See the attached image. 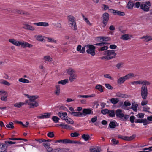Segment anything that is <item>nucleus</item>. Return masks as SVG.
<instances>
[{"label": "nucleus", "mask_w": 152, "mask_h": 152, "mask_svg": "<svg viewBox=\"0 0 152 152\" xmlns=\"http://www.w3.org/2000/svg\"><path fill=\"white\" fill-rule=\"evenodd\" d=\"M9 41L10 43L17 46L19 47L21 46L23 48H31L33 46V45L29 44L28 42L23 41H16L14 38L9 39Z\"/></svg>", "instance_id": "1"}, {"label": "nucleus", "mask_w": 152, "mask_h": 152, "mask_svg": "<svg viewBox=\"0 0 152 152\" xmlns=\"http://www.w3.org/2000/svg\"><path fill=\"white\" fill-rule=\"evenodd\" d=\"M124 112L121 109H118L115 111V115L117 117L119 118L123 121H127L129 116L126 114H124Z\"/></svg>", "instance_id": "2"}, {"label": "nucleus", "mask_w": 152, "mask_h": 152, "mask_svg": "<svg viewBox=\"0 0 152 152\" xmlns=\"http://www.w3.org/2000/svg\"><path fill=\"white\" fill-rule=\"evenodd\" d=\"M68 18L69 26L73 30H76L77 29V26L75 18L71 15L68 16Z\"/></svg>", "instance_id": "3"}, {"label": "nucleus", "mask_w": 152, "mask_h": 152, "mask_svg": "<svg viewBox=\"0 0 152 152\" xmlns=\"http://www.w3.org/2000/svg\"><path fill=\"white\" fill-rule=\"evenodd\" d=\"M67 72L70 76L69 79L70 82H72L76 79L77 77V75L75 73V71L72 68H69L67 70Z\"/></svg>", "instance_id": "4"}, {"label": "nucleus", "mask_w": 152, "mask_h": 152, "mask_svg": "<svg viewBox=\"0 0 152 152\" xmlns=\"http://www.w3.org/2000/svg\"><path fill=\"white\" fill-rule=\"evenodd\" d=\"M148 85L144 84L141 88V95L143 99H146L147 97L148 92L146 86Z\"/></svg>", "instance_id": "5"}, {"label": "nucleus", "mask_w": 152, "mask_h": 152, "mask_svg": "<svg viewBox=\"0 0 152 152\" xmlns=\"http://www.w3.org/2000/svg\"><path fill=\"white\" fill-rule=\"evenodd\" d=\"M86 48H88L86 50V52L87 53L90 54L92 56H94L95 55V47L92 45H86Z\"/></svg>", "instance_id": "6"}, {"label": "nucleus", "mask_w": 152, "mask_h": 152, "mask_svg": "<svg viewBox=\"0 0 152 152\" xmlns=\"http://www.w3.org/2000/svg\"><path fill=\"white\" fill-rule=\"evenodd\" d=\"M116 54L114 50H107L105 53V55H107L108 60L115 58Z\"/></svg>", "instance_id": "7"}, {"label": "nucleus", "mask_w": 152, "mask_h": 152, "mask_svg": "<svg viewBox=\"0 0 152 152\" xmlns=\"http://www.w3.org/2000/svg\"><path fill=\"white\" fill-rule=\"evenodd\" d=\"M131 84L132 85L136 86L138 84L144 85H149L150 83L149 82L146 80H138L133 81L131 83Z\"/></svg>", "instance_id": "8"}, {"label": "nucleus", "mask_w": 152, "mask_h": 152, "mask_svg": "<svg viewBox=\"0 0 152 152\" xmlns=\"http://www.w3.org/2000/svg\"><path fill=\"white\" fill-rule=\"evenodd\" d=\"M82 117L86 116L87 115L92 114L93 112L92 109L90 108H84L82 110Z\"/></svg>", "instance_id": "9"}, {"label": "nucleus", "mask_w": 152, "mask_h": 152, "mask_svg": "<svg viewBox=\"0 0 152 152\" xmlns=\"http://www.w3.org/2000/svg\"><path fill=\"white\" fill-rule=\"evenodd\" d=\"M52 113L50 112L45 113L43 114H40L39 116H37L38 118L40 119H44L49 118Z\"/></svg>", "instance_id": "10"}, {"label": "nucleus", "mask_w": 152, "mask_h": 152, "mask_svg": "<svg viewBox=\"0 0 152 152\" xmlns=\"http://www.w3.org/2000/svg\"><path fill=\"white\" fill-rule=\"evenodd\" d=\"M0 95L1 96L0 99L2 101H6L7 100V94L6 91L4 90L0 91Z\"/></svg>", "instance_id": "11"}, {"label": "nucleus", "mask_w": 152, "mask_h": 152, "mask_svg": "<svg viewBox=\"0 0 152 152\" xmlns=\"http://www.w3.org/2000/svg\"><path fill=\"white\" fill-rule=\"evenodd\" d=\"M102 19L103 22H104V23H108L109 18V15L107 13H104L102 15Z\"/></svg>", "instance_id": "12"}, {"label": "nucleus", "mask_w": 152, "mask_h": 152, "mask_svg": "<svg viewBox=\"0 0 152 152\" xmlns=\"http://www.w3.org/2000/svg\"><path fill=\"white\" fill-rule=\"evenodd\" d=\"M140 39H143V41L148 42L152 40V36L150 35L143 36L141 37Z\"/></svg>", "instance_id": "13"}, {"label": "nucleus", "mask_w": 152, "mask_h": 152, "mask_svg": "<svg viewBox=\"0 0 152 152\" xmlns=\"http://www.w3.org/2000/svg\"><path fill=\"white\" fill-rule=\"evenodd\" d=\"M110 10L112 11V13L115 15L124 16L125 15V13L123 12L113 9H110Z\"/></svg>", "instance_id": "14"}, {"label": "nucleus", "mask_w": 152, "mask_h": 152, "mask_svg": "<svg viewBox=\"0 0 152 152\" xmlns=\"http://www.w3.org/2000/svg\"><path fill=\"white\" fill-rule=\"evenodd\" d=\"M58 115L61 119L63 120H65L66 118H67V113L65 112H58Z\"/></svg>", "instance_id": "15"}, {"label": "nucleus", "mask_w": 152, "mask_h": 152, "mask_svg": "<svg viewBox=\"0 0 152 152\" xmlns=\"http://www.w3.org/2000/svg\"><path fill=\"white\" fill-rule=\"evenodd\" d=\"M140 9L145 12H148L149 10V7L146 4H140Z\"/></svg>", "instance_id": "16"}, {"label": "nucleus", "mask_w": 152, "mask_h": 152, "mask_svg": "<svg viewBox=\"0 0 152 152\" xmlns=\"http://www.w3.org/2000/svg\"><path fill=\"white\" fill-rule=\"evenodd\" d=\"M34 25L38 26H42L44 27H47L49 26V24L48 23L45 22H39L38 23H33Z\"/></svg>", "instance_id": "17"}, {"label": "nucleus", "mask_w": 152, "mask_h": 152, "mask_svg": "<svg viewBox=\"0 0 152 152\" xmlns=\"http://www.w3.org/2000/svg\"><path fill=\"white\" fill-rule=\"evenodd\" d=\"M4 143H0V152H7V147Z\"/></svg>", "instance_id": "18"}, {"label": "nucleus", "mask_w": 152, "mask_h": 152, "mask_svg": "<svg viewBox=\"0 0 152 152\" xmlns=\"http://www.w3.org/2000/svg\"><path fill=\"white\" fill-rule=\"evenodd\" d=\"M132 36L131 35L125 34L121 36V39L123 40H127L130 39Z\"/></svg>", "instance_id": "19"}, {"label": "nucleus", "mask_w": 152, "mask_h": 152, "mask_svg": "<svg viewBox=\"0 0 152 152\" xmlns=\"http://www.w3.org/2000/svg\"><path fill=\"white\" fill-rule=\"evenodd\" d=\"M26 103L30 106V108L35 107L38 106V103L35 101Z\"/></svg>", "instance_id": "20"}, {"label": "nucleus", "mask_w": 152, "mask_h": 152, "mask_svg": "<svg viewBox=\"0 0 152 152\" xmlns=\"http://www.w3.org/2000/svg\"><path fill=\"white\" fill-rule=\"evenodd\" d=\"M23 28L25 29L29 30L32 31L35 30V28L33 26L28 24H24Z\"/></svg>", "instance_id": "21"}, {"label": "nucleus", "mask_w": 152, "mask_h": 152, "mask_svg": "<svg viewBox=\"0 0 152 152\" xmlns=\"http://www.w3.org/2000/svg\"><path fill=\"white\" fill-rule=\"evenodd\" d=\"M38 98V96L37 95L30 96L28 97L29 100H27L26 102L34 101Z\"/></svg>", "instance_id": "22"}, {"label": "nucleus", "mask_w": 152, "mask_h": 152, "mask_svg": "<svg viewBox=\"0 0 152 152\" xmlns=\"http://www.w3.org/2000/svg\"><path fill=\"white\" fill-rule=\"evenodd\" d=\"M126 80L125 76L119 78L117 80V82L118 84L120 85L123 83Z\"/></svg>", "instance_id": "23"}, {"label": "nucleus", "mask_w": 152, "mask_h": 152, "mask_svg": "<svg viewBox=\"0 0 152 152\" xmlns=\"http://www.w3.org/2000/svg\"><path fill=\"white\" fill-rule=\"evenodd\" d=\"M81 137L82 138L86 141L90 140L91 139L90 136L88 134H83Z\"/></svg>", "instance_id": "24"}, {"label": "nucleus", "mask_w": 152, "mask_h": 152, "mask_svg": "<svg viewBox=\"0 0 152 152\" xmlns=\"http://www.w3.org/2000/svg\"><path fill=\"white\" fill-rule=\"evenodd\" d=\"M117 122L115 120L111 121L109 124V126L111 128H114L117 126Z\"/></svg>", "instance_id": "25"}, {"label": "nucleus", "mask_w": 152, "mask_h": 152, "mask_svg": "<svg viewBox=\"0 0 152 152\" xmlns=\"http://www.w3.org/2000/svg\"><path fill=\"white\" fill-rule=\"evenodd\" d=\"M70 113L74 116L82 117L81 112H70Z\"/></svg>", "instance_id": "26"}, {"label": "nucleus", "mask_w": 152, "mask_h": 152, "mask_svg": "<svg viewBox=\"0 0 152 152\" xmlns=\"http://www.w3.org/2000/svg\"><path fill=\"white\" fill-rule=\"evenodd\" d=\"M34 37L39 41H43L44 40V37L40 35H36L34 36Z\"/></svg>", "instance_id": "27"}, {"label": "nucleus", "mask_w": 152, "mask_h": 152, "mask_svg": "<svg viewBox=\"0 0 152 152\" xmlns=\"http://www.w3.org/2000/svg\"><path fill=\"white\" fill-rule=\"evenodd\" d=\"M138 106V104L135 102H134L132 104V108L134 111L136 112L137 111V107Z\"/></svg>", "instance_id": "28"}, {"label": "nucleus", "mask_w": 152, "mask_h": 152, "mask_svg": "<svg viewBox=\"0 0 152 152\" xmlns=\"http://www.w3.org/2000/svg\"><path fill=\"white\" fill-rule=\"evenodd\" d=\"M43 60L45 61V62L46 61L51 62L52 61V58L50 57V56L48 55L44 56L43 57Z\"/></svg>", "instance_id": "29"}, {"label": "nucleus", "mask_w": 152, "mask_h": 152, "mask_svg": "<svg viewBox=\"0 0 152 152\" xmlns=\"http://www.w3.org/2000/svg\"><path fill=\"white\" fill-rule=\"evenodd\" d=\"M104 88V87L101 85L98 84L95 86V88L96 89L98 90L100 92H103L104 91L103 89Z\"/></svg>", "instance_id": "30"}, {"label": "nucleus", "mask_w": 152, "mask_h": 152, "mask_svg": "<svg viewBox=\"0 0 152 152\" xmlns=\"http://www.w3.org/2000/svg\"><path fill=\"white\" fill-rule=\"evenodd\" d=\"M110 101L112 104H115L118 102L119 99L117 98H112L110 99Z\"/></svg>", "instance_id": "31"}, {"label": "nucleus", "mask_w": 152, "mask_h": 152, "mask_svg": "<svg viewBox=\"0 0 152 152\" xmlns=\"http://www.w3.org/2000/svg\"><path fill=\"white\" fill-rule=\"evenodd\" d=\"M24 104V103L22 102H19V103H16L14 104V106L17 108H20L22 106H23Z\"/></svg>", "instance_id": "32"}, {"label": "nucleus", "mask_w": 152, "mask_h": 152, "mask_svg": "<svg viewBox=\"0 0 152 152\" xmlns=\"http://www.w3.org/2000/svg\"><path fill=\"white\" fill-rule=\"evenodd\" d=\"M115 114L114 110H109L108 113V116L110 117H114L115 116Z\"/></svg>", "instance_id": "33"}, {"label": "nucleus", "mask_w": 152, "mask_h": 152, "mask_svg": "<svg viewBox=\"0 0 152 152\" xmlns=\"http://www.w3.org/2000/svg\"><path fill=\"white\" fill-rule=\"evenodd\" d=\"M67 143L81 144V142L79 141L71 140L69 139H67Z\"/></svg>", "instance_id": "34"}, {"label": "nucleus", "mask_w": 152, "mask_h": 152, "mask_svg": "<svg viewBox=\"0 0 152 152\" xmlns=\"http://www.w3.org/2000/svg\"><path fill=\"white\" fill-rule=\"evenodd\" d=\"M98 39H99L100 40H102L103 41H108L110 39L109 37H98Z\"/></svg>", "instance_id": "35"}, {"label": "nucleus", "mask_w": 152, "mask_h": 152, "mask_svg": "<svg viewBox=\"0 0 152 152\" xmlns=\"http://www.w3.org/2000/svg\"><path fill=\"white\" fill-rule=\"evenodd\" d=\"M0 83L1 84H4L6 86H10V83L7 81L6 80H1L0 81Z\"/></svg>", "instance_id": "36"}, {"label": "nucleus", "mask_w": 152, "mask_h": 152, "mask_svg": "<svg viewBox=\"0 0 152 152\" xmlns=\"http://www.w3.org/2000/svg\"><path fill=\"white\" fill-rule=\"evenodd\" d=\"M134 6V3L129 1L128 2L127 7L129 9H132Z\"/></svg>", "instance_id": "37"}, {"label": "nucleus", "mask_w": 152, "mask_h": 152, "mask_svg": "<svg viewBox=\"0 0 152 152\" xmlns=\"http://www.w3.org/2000/svg\"><path fill=\"white\" fill-rule=\"evenodd\" d=\"M124 76L126 80H127L134 77V75L133 73H130Z\"/></svg>", "instance_id": "38"}, {"label": "nucleus", "mask_w": 152, "mask_h": 152, "mask_svg": "<svg viewBox=\"0 0 152 152\" xmlns=\"http://www.w3.org/2000/svg\"><path fill=\"white\" fill-rule=\"evenodd\" d=\"M68 81H69L68 79H65L58 81V83L59 84H61L63 85H64L68 83Z\"/></svg>", "instance_id": "39"}, {"label": "nucleus", "mask_w": 152, "mask_h": 152, "mask_svg": "<svg viewBox=\"0 0 152 152\" xmlns=\"http://www.w3.org/2000/svg\"><path fill=\"white\" fill-rule=\"evenodd\" d=\"M56 90L55 91V94L56 95H58L60 93V86L58 85H57L56 86Z\"/></svg>", "instance_id": "40"}, {"label": "nucleus", "mask_w": 152, "mask_h": 152, "mask_svg": "<svg viewBox=\"0 0 152 152\" xmlns=\"http://www.w3.org/2000/svg\"><path fill=\"white\" fill-rule=\"evenodd\" d=\"M82 16L83 20L86 22V23L87 24L89 25L90 26H91V23L89 20H88V18L85 17L83 14L82 15Z\"/></svg>", "instance_id": "41"}, {"label": "nucleus", "mask_w": 152, "mask_h": 152, "mask_svg": "<svg viewBox=\"0 0 152 152\" xmlns=\"http://www.w3.org/2000/svg\"><path fill=\"white\" fill-rule=\"evenodd\" d=\"M46 38L48 40L49 42L51 43H57V41L54 39L53 38L50 37H46Z\"/></svg>", "instance_id": "42"}, {"label": "nucleus", "mask_w": 152, "mask_h": 152, "mask_svg": "<svg viewBox=\"0 0 152 152\" xmlns=\"http://www.w3.org/2000/svg\"><path fill=\"white\" fill-rule=\"evenodd\" d=\"M65 120L66 122L68 124H74V121L72 119L68 117L66 118Z\"/></svg>", "instance_id": "43"}, {"label": "nucleus", "mask_w": 152, "mask_h": 152, "mask_svg": "<svg viewBox=\"0 0 152 152\" xmlns=\"http://www.w3.org/2000/svg\"><path fill=\"white\" fill-rule=\"evenodd\" d=\"M124 63L123 62L118 63L116 65V67L118 69H120L124 67Z\"/></svg>", "instance_id": "44"}, {"label": "nucleus", "mask_w": 152, "mask_h": 152, "mask_svg": "<svg viewBox=\"0 0 152 152\" xmlns=\"http://www.w3.org/2000/svg\"><path fill=\"white\" fill-rule=\"evenodd\" d=\"M18 81L20 82L25 83H28L29 82V81L28 80L23 78L19 79Z\"/></svg>", "instance_id": "45"}, {"label": "nucleus", "mask_w": 152, "mask_h": 152, "mask_svg": "<svg viewBox=\"0 0 152 152\" xmlns=\"http://www.w3.org/2000/svg\"><path fill=\"white\" fill-rule=\"evenodd\" d=\"M6 127L8 128L13 129L14 128V124L13 122H10L6 125Z\"/></svg>", "instance_id": "46"}, {"label": "nucleus", "mask_w": 152, "mask_h": 152, "mask_svg": "<svg viewBox=\"0 0 152 152\" xmlns=\"http://www.w3.org/2000/svg\"><path fill=\"white\" fill-rule=\"evenodd\" d=\"M135 137V135H133L129 137L126 136V141H131L134 139Z\"/></svg>", "instance_id": "47"}, {"label": "nucleus", "mask_w": 152, "mask_h": 152, "mask_svg": "<svg viewBox=\"0 0 152 152\" xmlns=\"http://www.w3.org/2000/svg\"><path fill=\"white\" fill-rule=\"evenodd\" d=\"M52 119L55 123H56L60 120V118L57 116H53L52 118Z\"/></svg>", "instance_id": "48"}, {"label": "nucleus", "mask_w": 152, "mask_h": 152, "mask_svg": "<svg viewBox=\"0 0 152 152\" xmlns=\"http://www.w3.org/2000/svg\"><path fill=\"white\" fill-rule=\"evenodd\" d=\"M64 149H60V148H57L54 149L53 151V152H64Z\"/></svg>", "instance_id": "49"}, {"label": "nucleus", "mask_w": 152, "mask_h": 152, "mask_svg": "<svg viewBox=\"0 0 152 152\" xmlns=\"http://www.w3.org/2000/svg\"><path fill=\"white\" fill-rule=\"evenodd\" d=\"M109 110L107 109H104L101 110V113L103 115H105L107 114H108V113L109 112Z\"/></svg>", "instance_id": "50"}, {"label": "nucleus", "mask_w": 152, "mask_h": 152, "mask_svg": "<svg viewBox=\"0 0 152 152\" xmlns=\"http://www.w3.org/2000/svg\"><path fill=\"white\" fill-rule=\"evenodd\" d=\"M79 135V134L77 132L72 133L70 134V136L72 137H77Z\"/></svg>", "instance_id": "51"}, {"label": "nucleus", "mask_w": 152, "mask_h": 152, "mask_svg": "<svg viewBox=\"0 0 152 152\" xmlns=\"http://www.w3.org/2000/svg\"><path fill=\"white\" fill-rule=\"evenodd\" d=\"M131 104L130 102L128 100L125 101L124 103V105L125 107L129 106H130Z\"/></svg>", "instance_id": "52"}, {"label": "nucleus", "mask_w": 152, "mask_h": 152, "mask_svg": "<svg viewBox=\"0 0 152 152\" xmlns=\"http://www.w3.org/2000/svg\"><path fill=\"white\" fill-rule=\"evenodd\" d=\"M116 95L117 97H121V98H124L125 97V94H124L120 92H117L116 94Z\"/></svg>", "instance_id": "53"}, {"label": "nucleus", "mask_w": 152, "mask_h": 152, "mask_svg": "<svg viewBox=\"0 0 152 152\" xmlns=\"http://www.w3.org/2000/svg\"><path fill=\"white\" fill-rule=\"evenodd\" d=\"M104 85L106 88L108 89L112 90L113 89V87L109 84L105 83Z\"/></svg>", "instance_id": "54"}, {"label": "nucleus", "mask_w": 152, "mask_h": 152, "mask_svg": "<svg viewBox=\"0 0 152 152\" xmlns=\"http://www.w3.org/2000/svg\"><path fill=\"white\" fill-rule=\"evenodd\" d=\"M5 144V145L7 147V148L8 146H9L10 145L12 144V141H6L5 142V143H4Z\"/></svg>", "instance_id": "55"}, {"label": "nucleus", "mask_w": 152, "mask_h": 152, "mask_svg": "<svg viewBox=\"0 0 152 152\" xmlns=\"http://www.w3.org/2000/svg\"><path fill=\"white\" fill-rule=\"evenodd\" d=\"M104 77L106 78L109 79L110 80H113V78L109 74H104L103 75Z\"/></svg>", "instance_id": "56"}, {"label": "nucleus", "mask_w": 152, "mask_h": 152, "mask_svg": "<svg viewBox=\"0 0 152 152\" xmlns=\"http://www.w3.org/2000/svg\"><path fill=\"white\" fill-rule=\"evenodd\" d=\"M59 143H63L66 144L67 143V139H65L63 140H58Z\"/></svg>", "instance_id": "57"}, {"label": "nucleus", "mask_w": 152, "mask_h": 152, "mask_svg": "<svg viewBox=\"0 0 152 152\" xmlns=\"http://www.w3.org/2000/svg\"><path fill=\"white\" fill-rule=\"evenodd\" d=\"M47 136L50 138H52L54 136V133L53 132H50L47 134Z\"/></svg>", "instance_id": "58"}, {"label": "nucleus", "mask_w": 152, "mask_h": 152, "mask_svg": "<svg viewBox=\"0 0 152 152\" xmlns=\"http://www.w3.org/2000/svg\"><path fill=\"white\" fill-rule=\"evenodd\" d=\"M140 2H137L135 3H134V7L137 8H139V7H140Z\"/></svg>", "instance_id": "59"}, {"label": "nucleus", "mask_w": 152, "mask_h": 152, "mask_svg": "<svg viewBox=\"0 0 152 152\" xmlns=\"http://www.w3.org/2000/svg\"><path fill=\"white\" fill-rule=\"evenodd\" d=\"M46 149L48 152H52V151L53 152V149L52 147H50V145H49L48 147H47Z\"/></svg>", "instance_id": "60"}, {"label": "nucleus", "mask_w": 152, "mask_h": 152, "mask_svg": "<svg viewBox=\"0 0 152 152\" xmlns=\"http://www.w3.org/2000/svg\"><path fill=\"white\" fill-rule=\"evenodd\" d=\"M107 44V43L106 42H101L96 43L94 45H98L99 46H104V45H105Z\"/></svg>", "instance_id": "61"}, {"label": "nucleus", "mask_w": 152, "mask_h": 152, "mask_svg": "<svg viewBox=\"0 0 152 152\" xmlns=\"http://www.w3.org/2000/svg\"><path fill=\"white\" fill-rule=\"evenodd\" d=\"M111 141L113 144L114 145L118 144L119 142L118 141L116 140L115 139H112Z\"/></svg>", "instance_id": "62"}, {"label": "nucleus", "mask_w": 152, "mask_h": 152, "mask_svg": "<svg viewBox=\"0 0 152 152\" xmlns=\"http://www.w3.org/2000/svg\"><path fill=\"white\" fill-rule=\"evenodd\" d=\"M64 129H72V127L69 125L65 124Z\"/></svg>", "instance_id": "63"}, {"label": "nucleus", "mask_w": 152, "mask_h": 152, "mask_svg": "<svg viewBox=\"0 0 152 152\" xmlns=\"http://www.w3.org/2000/svg\"><path fill=\"white\" fill-rule=\"evenodd\" d=\"M108 47L107 46H103L99 50L100 51H104L107 50L108 49Z\"/></svg>", "instance_id": "64"}]
</instances>
